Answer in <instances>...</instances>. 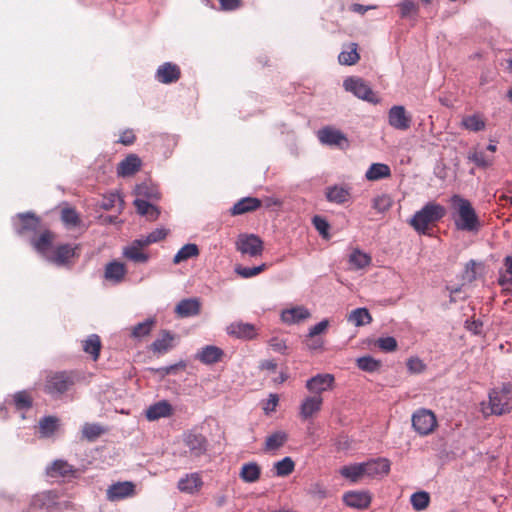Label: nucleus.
<instances>
[{
    "mask_svg": "<svg viewBox=\"0 0 512 512\" xmlns=\"http://www.w3.org/2000/svg\"><path fill=\"white\" fill-rule=\"evenodd\" d=\"M54 240L55 234L50 230H45L39 235L38 238L32 240V245L38 253L47 258L49 257L47 253L52 247Z\"/></svg>",
    "mask_w": 512,
    "mask_h": 512,
    "instance_id": "obj_27",
    "label": "nucleus"
},
{
    "mask_svg": "<svg viewBox=\"0 0 512 512\" xmlns=\"http://www.w3.org/2000/svg\"><path fill=\"white\" fill-rule=\"evenodd\" d=\"M356 362L358 368L366 372H375L381 367V362L371 356L360 357Z\"/></svg>",
    "mask_w": 512,
    "mask_h": 512,
    "instance_id": "obj_53",
    "label": "nucleus"
},
{
    "mask_svg": "<svg viewBox=\"0 0 512 512\" xmlns=\"http://www.w3.org/2000/svg\"><path fill=\"white\" fill-rule=\"evenodd\" d=\"M167 236L165 229H155L149 233L146 237L140 238L144 245L149 246L150 244L159 242Z\"/></svg>",
    "mask_w": 512,
    "mask_h": 512,
    "instance_id": "obj_56",
    "label": "nucleus"
},
{
    "mask_svg": "<svg viewBox=\"0 0 512 512\" xmlns=\"http://www.w3.org/2000/svg\"><path fill=\"white\" fill-rule=\"evenodd\" d=\"M411 421L413 429L420 436H428L438 427L436 415L426 408L416 410L412 414Z\"/></svg>",
    "mask_w": 512,
    "mask_h": 512,
    "instance_id": "obj_5",
    "label": "nucleus"
},
{
    "mask_svg": "<svg viewBox=\"0 0 512 512\" xmlns=\"http://www.w3.org/2000/svg\"><path fill=\"white\" fill-rule=\"evenodd\" d=\"M505 272L499 278V284L506 291H512V256L504 260Z\"/></svg>",
    "mask_w": 512,
    "mask_h": 512,
    "instance_id": "obj_47",
    "label": "nucleus"
},
{
    "mask_svg": "<svg viewBox=\"0 0 512 512\" xmlns=\"http://www.w3.org/2000/svg\"><path fill=\"white\" fill-rule=\"evenodd\" d=\"M172 414L173 407L167 400H161L150 405L145 412V416L149 421L170 417Z\"/></svg>",
    "mask_w": 512,
    "mask_h": 512,
    "instance_id": "obj_20",
    "label": "nucleus"
},
{
    "mask_svg": "<svg viewBox=\"0 0 512 512\" xmlns=\"http://www.w3.org/2000/svg\"><path fill=\"white\" fill-rule=\"evenodd\" d=\"M478 263L475 260H470L466 266L462 275L464 282L471 283L476 280L477 277Z\"/></svg>",
    "mask_w": 512,
    "mask_h": 512,
    "instance_id": "obj_55",
    "label": "nucleus"
},
{
    "mask_svg": "<svg viewBox=\"0 0 512 512\" xmlns=\"http://www.w3.org/2000/svg\"><path fill=\"white\" fill-rule=\"evenodd\" d=\"M393 204V200L388 194L377 195L372 199V208L378 213L387 212Z\"/></svg>",
    "mask_w": 512,
    "mask_h": 512,
    "instance_id": "obj_49",
    "label": "nucleus"
},
{
    "mask_svg": "<svg viewBox=\"0 0 512 512\" xmlns=\"http://www.w3.org/2000/svg\"><path fill=\"white\" fill-rule=\"evenodd\" d=\"M371 256L359 249L353 250L349 256V263L355 269H363L371 264Z\"/></svg>",
    "mask_w": 512,
    "mask_h": 512,
    "instance_id": "obj_43",
    "label": "nucleus"
},
{
    "mask_svg": "<svg viewBox=\"0 0 512 512\" xmlns=\"http://www.w3.org/2000/svg\"><path fill=\"white\" fill-rule=\"evenodd\" d=\"M21 221V228L18 231L20 234L26 231H37L40 227V219L32 213L19 214Z\"/></svg>",
    "mask_w": 512,
    "mask_h": 512,
    "instance_id": "obj_40",
    "label": "nucleus"
},
{
    "mask_svg": "<svg viewBox=\"0 0 512 512\" xmlns=\"http://www.w3.org/2000/svg\"><path fill=\"white\" fill-rule=\"evenodd\" d=\"M224 351L214 345H207L197 354V359L203 364L211 365L222 360Z\"/></svg>",
    "mask_w": 512,
    "mask_h": 512,
    "instance_id": "obj_25",
    "label": "nucleus"
},
{
    "mask_svg": "<svg viewBox=\"0 0 512 512\" xmlns=\"http://www.w3.org/2000/svg\"><path fill=\"white\" fill-rule=\"evenodd\" d=\"M78 250V245L61 244L54 249L53 254L47 259L59 266L67 265L71 259L79 256Z\"/></svg>",
    "mask_w": 512,
    "mask_h": 512,
    "instance_id": "obj_10",
    "label": "nucleus"
},
{
    "mask_svg": "<svg viewBox=\"0 0 512 512\" xmlns=\"http://www.w3.org/2000/svg\"><path fill=\"white\" fill-rule=\"evenodd\" d=\"M323 398L321 395H312L306 397L300 405V417L303 420L312 418L321 410Z\"/></svg>",
    "mask_w": 512,
    "mask_h": 512,
    "instance_id": "obj_17",
    "label": "nucleus"
},
{
    "mask_svg": "<svg viewBox=\"0 0 512 512\" xmlns=\"http://www.w3.org/2000/svg\"><path fill=\"white\" fill-rule=\"evenodd\" d=\"M410 502L414 510L422 511L425 510L430 503L429 493L425 491L415 492L410 497Z\"/></svg>",
    "mask_w": 512,
    "mask_h": 512,
    "instance_id": "obj_48",
    "label": "nucleus"
},
{
    "mask_svg": "<svg viewBox=\"0 0 512 512\" xmlns=\"http://www.w3.org/2000/svg\"><path fill=\"white\" fill-rule=\"evenodd\" d=\"M135 140H136V136H135L133 130L126 129L121 133L118 143H121L125 146H129V145H132L135 142Z\"/></svg>",
    "mask_w": 512,
    "mask_h": 512,
    "instance_id": "obj_64",
    "label": "nucleus"
},
{
    "mask_svg": "<svg viewBox=\"0 0 512 512\" xmlns=\"http://www.w3.org/2000/svg\"><path fill=\"white\" fill-rule=\"evenodd\" d=\"M261 205L262 202L260 199L255 197H245L234 204V206L231 208V214L242 215L257 210L261 207Z\"/></svg>",
    "mask_w": 512,
    "mask_h": 512,
    "instance_id": "obj_26",
    "label": "nucleus"
},
{
    "mask_svg": "<svg viewBox=\"0 0 512 512\" xmlns=\"http://www.w3.org/2000/svg\"><path fill=\"white\" fill-rule=\"evenodd\" d=\"M344 88L352 92L356 97L371 103H377L378 99L371 87L361 78L350 77L345 79Z\"/></svg>",
    "mask_w": 512,
    "mask_h": 512,
    "instance_id": "obj_7",
    "label": "nucleus"
},
{
    "mask_svg": "<svg viewBox=\"0 0 512 512\" xmlns=\"http://www.w3.org/2000/svg\"><path fill=\"white\" fill-rule=\"evenodd\" d=\"M397 7L402 19L416 18L419 14V5L412 0H402Z\"/></svg>",
    "mask_w": 512,
    "mask_h": 512,
    "instance_id": "obj_41",
    "label": "nucleus"
},
{
    "mask_svg": "<svg viewBox=\"0 0 512 512\" xmlns=\"http://www.w3.org/2000/svg\"><path fill=\"white\" fill-rule=\"evenodd\" d=\"M236 250L250 257L261 256L264 250L263 241L255 234L242 233L235 242Z\"/></svg>",
    "mask_w": 512,
    "mask_h": 512,
    "instance_id": "obj_6",
    "label": "nucleus"
},
{
    "mask_svg": "<svg viewBox=\"0 0 512 512\" xmlns=\"http://www.w3.org/2000/svg\"><path fill=\"white\" fill-rule=\"evenodd\" d=\"M136 193L138 196H143L147 198L159 199L160 197L159 193L156 190L150 188L146 184L138 185L136 188Z\"/></svg>",
    "mask_w": 512,
    "mask_h": 512,
    "instance_id": "obj_59",
    "label": "nucleus"
},
{
    "mask_svg": "<svg viewBox=\"0 0 512 512\" xmlns=\"http://www.w3.org/2000/svg\"><path fill=\"white\" fill-rule=\"evenodd\" d=\"M276 475L285 477L290 475L295 469V463L291 457H285L274 464Z\"/></svg>",
    "mask_w": 512,
    "mask_h": 512,
    "instance_id": "obj_50",
    "label": "nucleus"
},
{
    "mask_svg": "<svg viewBox=\"0 0 512 512\" xmlns=\"http://www.w3.org/2000/svg\"><path fill=\"white\" fill-rule=\"evenodd\" d=\"M335 378L332 374L324 373L317 374L307 380L306 388L313 395H321L325 391L332 390L334 387Z\"/></svg>",
    "mask_w": 512,
    "mask_h": 512,
    "instance_id": "obj_9",
    "label": "nucleus"
},
{
    "mask_svg": "<svg viewBox=\"0 0 512 512\" xmlns=\"http://www.w3.org/2000/svg\"><path fill=\"white\" fill-rule=\"evenodd\" d=\"M59 427V419L55 416H46L39 421V431L43 437L52 436Z\"/></svg>",
    "mask_w": 512,
    "mask_h": 512,
    "instance_id": "obj_37",
    "label": "nucleus"
},
{
    "mask_svg": "<svg viewBox=\"0 0 512 512\" xmlns=\"http://www.w3.org/2000/svg\"><path fill=\"white\" fill-rule=\"evenodd\" d=\"M357 44L351 43L348 51H342L338 56V61L342 65H354L360 59L357 51Z\"/></svg>",
    "mask_w": 512,
    "mask_h": 512,
    "instance_id": "obj_46",
    "label": "nucleus"
},
{
    "mask_svg": "<svg viewBox=\"0 0 512 512\" xmlns=\"http://www.w3.org/2000/svg\"><path fill=\"white\" fill-rule=\"evenodd\" d=\"M184 443L189 448L191 455L195 457H200L207 451L208 442L201 433H187L184 437Z\"/></svg>",
    "mask_w": 512,
    "mask_h": 512,
    "instance_id": "obj_13",
    "label": "nucleus"
},
{
    "mask_svg": "<svg viewBox=\"0 0 512 512\" xmlns=\"http://www.w3.org/2000/svg\"><path fill=\"white\" fill-rule=\"evenodd\" d=\"M340 474L349 479L351 482H358L364 475L363 463L343 466L340 469Z\"/></svg>",
    "mask_w": 512,
    "mask_h": 512,
    "instance_id": "obj_39",
    "label": "nucleus"
},
{
    "mask_svg": "<svg viewBox=\"0 0 512 512\" xmlns=\"http://www.w3.org/2000/svg\"><path fill=\"white\" fill-rule=\"evenodd\" d=\"M199 255V249L196 244H186L184 245L174 256L173 263L179 264L183 261H186L190 258L197 257Z\"/></svg>",
    "mask_w": 512,
    "mask_h": 512,
    "instance_id": "obj_42",
    "label": "nucleus"
},
{
    "mask_svg": "<svg viewBox=\"0 0 512 512\" xmlns=\"http://www.w3.org/2000/svg\"><path fill=\"white\" fill-rule=\"evenodd\" d=\"M388 122L391 127L400 131H406L411 127L412 118L404 106L396 105L388 112Z\"/></svg>",
    "mask_w": 512,
    "mask_h": 512,
    "instance_id": "obj_8",
    "label": "nucleus"
},
{
    "mask_svg": "<svg viewBox=\"0 0 512 512\" xmlns=\"http://www.w3.org/2000/svg\"><path fill=\"white\" fill-rule=\"evenodd\" d=\"M75 470L73 466L70 465L67 461L64 460H55L51 466L47 468V475L56 478V477H71L74 476Z\"/></svg>",
    "mask_w": 512,
    "mask_h": 512,
    "instance_id": "obj_28",
    "label": "nucleus"
},
{
    "mask_svg": "<svg viewBox=\"0 0 512 512\" xmlns=\"http://www.w3.org/2000/svg\"><path fill=\"white\" fill-rule=\"evenodd\" d=\"M288 440V435L284 431H276L269 435L265 440V450L273 451L282 447Z\"/></svg>",
    "mask_w": 512,
    "mask_h": 512,
    "instance_id": "obj_38",
    "label": "nucleus"
},
{
    "mask_svg": "<svg viewBox=\"0 0 512 512\" xmlns=\"http://www.w3.org/2000/svg\"><path fill=\"white\" fill-rule=\"evenodd\" d=\"M174 335L167 330H162L160 336L151 344L150 349L154 353L164 354L173 347Z\"/></svg>",
    "mask_w": 512,
    "mask_h": 512,
    "instance_id": "obj_30",
    "label": "nucleus"
},
{
    "mask_svg": "<svg viewBox=\"0 0 512 512\" xmlns=\"http://www.w3.org/2000/svg\"><path fill=\"white\" fill-rule=\"evenodd\" d=\"M328 326H329V321L327 319L320 321L319 323H317L316 325H314L313 327L310 328L308 337L314 338L315 336L325 332L327 330Z\"/></svg>",
    "mask_w": 512,
    "mask_h": 512,
    "instance_id": "obj_61",
    "label": "nucleus"
},
{
    "mask_svg": "<svg viewBox=\"0 0 512 512\" xmlns=\"http://www.w3.org/2000/svg\"><path fill=\"white\" fill-rule=\"evenodd\" d=\"M227 333L235 338L251 340L257 336V329L253 324L235 321L226 328Z\"/></svg>",
    "mask_w": 512,
    "mask_h": 512,
    "instance_id": "obj_12",
    "label": "nucleus"
},
{
    "mask_svg": "<svg viewBox=\"0 0 512 512\" xmlns=\"http://www.w3.org/2000/svg\"><path fill=\"white\" fill-rule=\"evenodd\" d=\"M391 175L390 167L383 163H373L366 171L365 177L369 181L388 178Z\"/></svg>",
    "mask_w": 512,
    "mask_h": 512,
    "instance_id": "obj_34",
    "label": "nucleus"
},
{
    "mask_svg": "<svg viewBox=\"0 0 512 512\" xmlns=\"http://www.w3.org/2000/svg\"><path fill=\"white\" fill-rule=\"evenodd\" d=\"M218 2L224 11H234L243 5L242 0H218Z\"/></svg>",
    "mask_w": 512,
    "mask_h": 512,
    "instance_id": "obj_62",
    "label": "nucleus"
},
{
    "mask_svg": "<svg viewBox=\"0 0 512 512\" xmlns=\"http://www.w3.org/2000/svg\"><path fill=\"white\" fill-rule=\"evenodd\" d=\"M462 124L469 130L478 131L480 130V117L478 115L467 116L463 118Z\"/></svg>",
    "mask_w": 512,
    "mask_h": 512,
    "instance_id": "obj_60",
    "label": "nucleus"
},
{
    "mask_svg": "<svg viewBox=\"0 0 512 512\" xmlns=\"http://www.w3.org/2000/svg\"><path fill=\"white\" fill-rule=\"evenodd\" d=\"M156 324L155 319L149 318L144 322L138 323L132 329V336L135 338H141L150 334Z\"/></svg>",
    "mask_w": 512,
    "mask_h": 512,
    "instance_id": "obj_51",
    "label": "nucleus"
},
{
    "mask_svg": "<svg viewBox=\"0 0 512 512\" xmlns=\"http://www.w3.org/2000/svg\"><path fill=\"white\" fill-rule=\"evenodd\" d=\"M512 400V385L503 384L500 388H495L489 394V405L491 414L503 415L510 412Z\"/></svg>",
    "mask_w": 512,
    "mask_h": 512,
    "instance_id": "obj_4",
    "label": "nucleus"
},
{
    "mask_svg": "<svg viewBox=\"0 0 512 512\" xmlns=\"http://www.w3.org/2000/svg\"><path fill=\"white\" fill-rule=\"evenodd\" d=\"M105 432V428L96 423H85L82 428L83 437L90 442L95 441Z\"/></svg>",
    "mask_w": 512,
    "mask_h": 512,
    "instance_id": "obj_45",
    "label": "nucleus"
},
{
    "mask_svg": "<svg viewBox=\"0 0 512 512\" xmlns=\"http://www.w3.org/2000/svg\"><path fill=\"white\" fill-rule=\"evenodd\" d=\"M313 225L316 228V230L324 237L328 236V230H329V223L320 216H314L313 217Z\"/></svg>",
    "mask_w": 512,
    "mask_h": 512,
    "instance_id": "obj_58",
    "label": "nucleus"
},
{
    "mask_svg": "<svg viewBox=\"0 0 512 512\" xmlns=\"http://www.w3.org/2000/svg\"><path fill=\"white\" fill-rule=\"evenodd\" d=\"M181 70L178 65L165 62L160 65L156 71L155 78L163 84H170L179 80Z\"/></svg>",
    "mask_w": 512,
    "mask_h": 512,
    "instance_id": "obj_14",
    "label": "nucleus"
},
{
    "mask_svg": "<svg viewBox=\"0 0 512 512\" xmlns=\"http://www.w3.org/2000/svg\"><path fill=\"white\" fill-rule=\"evenodd\" d=\"M347 320L355 326L360 327L372 322V316L366 308H357L352 310L347 316Z\"/></svg>",
    "mask_w": 512,
    "mask_h": 512,
    "instance_id": "obj_36",
    "label": "nucleus"
},
{
    "mask_svg": "<svg viewBox=\"0 0 512 512\" xmlns=\"http://www.w3.org/2000/svg\"><path fill=\"white\" fill-rule=\"evenodd\" d=\"M203 486V481L200 473L194 472L186 474L182 477L177 484L178 489L187 494H194L198 492Z\"/></svg>",
    "mask_w": 512,
    "mask_h": 512,
    "instance_id": "obj_19",
    "label": "nucleus"
},
{
    "mask_svg": "<svg viewBox=\"0 0 512 512\" xmlns=\"http://www.w3.org/2000/svg\"><path fill=\"white\" fill-rule=\"evenodd\" d=\"M309 317V310L303 306H296L290 309H286L281 313L282 321L288 324L298 323Z\"/></svg>",
    "mask_w": 512,
    "mask_h": 512,
    "instance_id": "obj_31",
    "label": "nucleus"
},
{
    "mask_svg": "<svg viewBox=\"0 0 512 512\" xmlns=\"http://www.w3.org/2000/svg\"><path fill=\"white\" fill-rule=\"evenodd\" d=\"M364 475L369 477L384 476L390 471V462L385 458H378L363 463Z\"/></svg>",
    "mask_w": 512,
    "mask_h": 512,
    "instance_id": "obj_21",
    "label": "nucleus"
},
{
    "mask_svg": "<svg viewBox=\"0 0 512 512\" xmlns=\"http://www.w3.org/2000/svg\"><path fill=\"white\" fill-rule=\"evenodd\" d=\"M134 205L137 212L142 216H146L150 221L157 220L160 215L159 209L144 199H136Z\"/></svg>",
    "mask_w": 512,
    "mask_h": 512,
    "instance_id": "obj_35",
    "label": "nucleus"
},
{
    "mask_svg": "<svg viewBox=\"0 0 512 512\" xmlns=\"http://www.w3.org/2000/svg\"><path fill=\"white\" fill-rule=\"evenodd\" d=\"M261 467L256 462H249L242 465L239 477L243 482L254 483L260 479Z\"/></svg>",
    "mask_w": 512,
    "mask_h": 512,
    "instance_id": "obj_33",
    "label": "nucleus"
},
{
    "mask_svg": "<svg viewBox=\"0 0 512 512\" xmlns=\"http://www.w3.org/2000/svg\"><path fill=\"white\" fill-rule=\"evenodd\" d=\"M407 367L412 373H421L425 370V364L419 358L408 359Z\"/></svg>",
    "mask_w": 512,
    "mask_h": 512,
    "instance_id": "obj_63",
    "label": "nucleus"
},
{
    "mask_svg": "<svg viewBox=\"0 0 512 512\" xmlns=\"http://www.w3.org/2000/svg\"><path fill=\"white\" fill-rule=\"evenodd\" d=\"M12 397L13 404L19 411L28 410L33 405V398L26 390L18 391Z\"/></svg>",
    "mask_w": 512,
    "mask_h": 512,
    "instance_id": "obj_44",
    "label": "nucleus"
},
{
    "mask_svg": "<svg viewBox=\"0 0 512 512\" xmlns=\"http://www.w3.org/2000/svg\"><path fill=\"white\" fill-rule=\"evenodd\" d=\"M377 347H379L384 352H393L397 349V341L394 337H384L379 338L376 341Z\"/></svg>",
    "mask_w": 512,
    "mask_h": 512,
    "instance_id": "obj_57",
    "label": "nucleus"
},
{
    "mask_svg": "<svg viewBox=\"0 0 512 512\" xmlns=\"http://www.w3.org/2000/svg\"><path fill=\"white\" fill-rule=\"evenodd\" d=\"M449 203L455 227L461 231H474L478 224V216L471 203L458 194L453 195Z\"/></svg>",
    "mask_w": 512,
    "mask_h": 512,
    "instance_id": "obj_1",
    "label": "nucleus"
},
{
    "mask_svg": "<svg viewBox=\"0 0 512 512\" xmlns=\"http://www.w3.org/2000/svg\"><path fill=\"white\" fill-rule=\"evenodd\" d=\"M141 167V160L135 154L128 155L117 166V174L127 177L135 174Z\"/></svg>",
    "mask_w": 512,
    "mask_h": 512,
    "instance_id": "obj_24",
    "label": "nucleus"
},
{
    "mask_svg": "<svg viewBox=\"0 0 512 512\" xmlns=\"http://www.w3.org/2000/svg\"><path fill=\"white\" fill-rule=\"evenodd\" d=\"M61 220L69 227H76L80 224L81 219L74 208L66 207L61 211Z\"/></svg>",
    "mask_w": 512,
    "mask_h": 512,
    "instance_id": "obj_52",
    "label": "nucleus"
},
{
    "mask_svg": "<svg viewBox=\"0 0 512 512\" xmlns=\"http://www.w3.org/2000/svg\"><path fill=\"white\" fill-rule=\"evenodd\" d=\"M127 273L126 267L123 263L118 261L109 262L105 267V279L114 283H120Z\"/></svg>",
    "mask_w": 512,
    "mask_h": 512,
    "instance_id": "obj_29",
    "label": "nucleus"
},
{
    "mask_svg": "<svg viewBox=\"0 0 512 512\" xmlns=\"http://www.w3.org/2000/svg\"><path fill=\"white\" fill-rule=\"evenodd\" d=\"M77 381L74 371L49 372L46 375L43 390L46 394L58 398L69 391Z\"/></svg>",
    "mask_w": 512,
    "mask_h": 512,
    "instance_id": "obj_3",
    "label": "nucleus"
},
{
    "mask_svg": "<svg viewBox=\"0 0 512 512\" xmlns=\"http://www.w3.org/2000/svg\"><path fill=\"white\" fill-rule=\"evenodd\" d=\"M343 502L348 507L363 510L370 506L371 496L364 491H349L344 493Z\"/></svg>",
    "mask_w": 512,
    "mask_h": 512,
    "instance_id": "obj_15",
    "label": "nucleus"
},
{
    "mask_svg": "<svg viewBox=\"0 0 512 512\" xmlns=\"http://www.w3.org/2000/svg\"><path fill=\"white\" fill-rule=\"evenodd\" d=\"M201 311V302L198 298L181 300L175 307V313L180 318L196 316Z\"/></svg>",
    "mask_w": 512,
    "mask_h": 512,
    "instance_id": "obj_18",
    "label": "nucleus"
},
{
    "mask_svg": "<svg viewBox=\"0 0 512 512\" xmlns=\"http://www.w3.org/2000/svg\"><path fill=\"white\" fill-rule=\"evenodd\" d=\"M144 247L147 246L143 244L142 240L136 239L130 246L124 248L123 255L135 263H145L148 261L149 256L143 252Z\"/></svg>",
    "mask_w": 512,
    "mask_h": 512,
    "instance_id": "obj_22",
    "label": "nucleus"
},
{
    "mask_svg": "<svg viewBox=\"0 0 512 512\" xmlns=\"http://www.w3.org/2000/svg\"><path fill=\"white\" fill-rule=\"evenodd\" d=\"M101 348V339L97 334H91L82 341L83 351L89 354L94 361L98 360Z\"/></svg>",
    "mask_w": 512,
    "mask_h": 512,
    "instance_id": "obj_32",
    "label": "nucleus"
},
{
    "mask_svg": "<svg viewBox=\"0 0 512 512\" xmlns=\"http://www.w3.org/2000/svg\"><path fill=\"white\" fill-rule=\"evenodd\" d=\"M266 268L265 264H262L260 266L256 267H243V266H236L235 272L242 278H251L254 277L261 272H263Z\"/></svg>",
    "mask_w": 512,
    "mask_h": 512,
    "instance_id": "obj_54",
    "label": "nucleus"
},
{
    "mask_svg": "<svg viewBox=\"0 0 512 512\" xmlns=\"http://www.w3.org/2000/svg\"><path fill=\"white\" fill-rule=\"evenodd\" d=\"M318 138L321 143L330 145V146H339L345 143L347 144L348 140L346 136L337 129L332 127H324L318 131Z\"/></svg>",
    "mask_w": 512,
    "mask_h": 512,
    "instance_id": "obj_16",
    "label": "nucleus"
},
{
    "mask_svg": "<svg viewBox=\"0 0 512 512\" xmlns=\"http://www.w3.org/2000/svg\"><path fill=\"white\" fill-rule=\"evenodd\" d=\"M135 495V484L131 481L116 482L106 490L109 501H119Z\"/></svg>",
    "mask_w": 512,
    "mask_h": 512,
    "instance_id": "obj_11",
    "label": "nucleus"
},
{
    "mask_svg": "<svg viewBox=\"0 0 512 512\" xmlns=\"http://www.w3.org/2000/svg\"><path fill=\"white\" fill-rule=\"evenodd\" d=\"M446 215V208L436 202H428L409 220V225L419 234L428 235L429 230Z\"/></svg>",
    "mask_w": 512,
    "mask_h": 512,
    "instance_id": "obj_2",
    "label": "nucleus"
},
{
    "mask_svg": "<svg viewBox=\"0 0 512 512\" xmlns=\"http://www.w3.org/2000/svg\"><path fill=\"white\" fill-rule=\"evenodd\" d=\"M326 199L336 204H344L350 201L351 191L347 186L334 185L326 189Z\"/></svg>",
    "mask_w": 512,
    "mask_h": 512,
    "instance_id": "obj_23",
    "label": "nucleus"
}]
</instances>
